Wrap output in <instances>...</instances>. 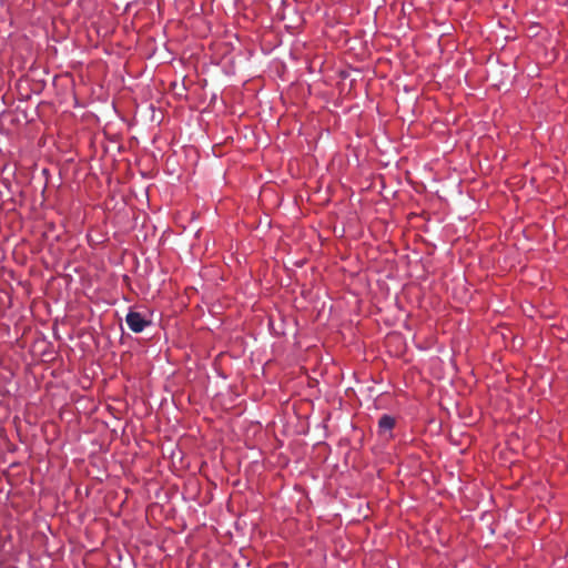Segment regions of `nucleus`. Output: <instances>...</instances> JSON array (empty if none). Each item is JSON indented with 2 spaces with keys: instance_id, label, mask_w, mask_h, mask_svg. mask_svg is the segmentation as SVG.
I'll return each instance as SVG.
<instances>
[{
  "instance_id": "obj_1",
  "label": "nucleus",
  "mask_w": 568,
  "mask_h": 568,
  "mask_svg": "<svg viewBox=\"0 0 568 568\" xmlns=\"http://www.w3.org/2000/svg\"><path fill=\"white\" fill-rule=\"evenodd\" d=\"M125 322L129 328L134 333H141L148 325H150V321H148L141 313L130 311L126 314Z\"/></svg>"
},
{
  "instance_id": "obj_2",
  "label": "nucleus",
  "mask_w": 568,
  "mask_h": 568,
  "mask_svg": "<svg viewBox=\"0 0 568 568\" xmlns=\"http://www.w3.org/2000/svg\"><path fill=\"white\" fill-rule=\"evenodd\" d=\"M378 426L382 432L392 430L395 426V418L390 415H383L378 420Z\"/></svg>"
}]
</instances>
